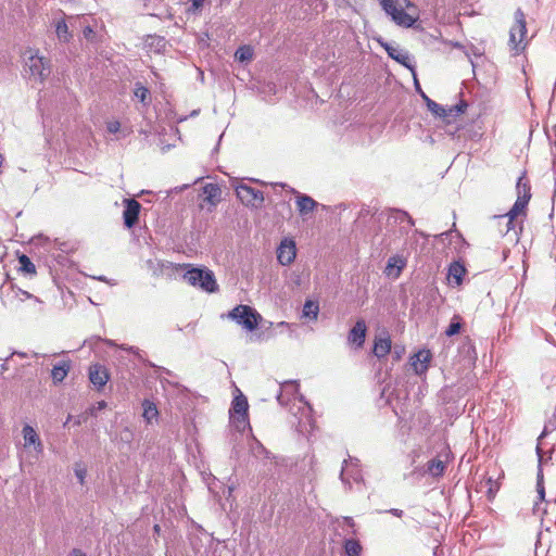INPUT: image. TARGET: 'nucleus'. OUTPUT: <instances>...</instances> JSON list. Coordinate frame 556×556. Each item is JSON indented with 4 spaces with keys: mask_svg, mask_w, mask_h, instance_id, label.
Instances as JSON below:
<instances>
[{
    "mask_svg": "<svg viewBox=\"0 0 556 556\" xmlns=\"http://www.w3.org/2000/svg\"><path fill=\"white\" fill-rule=\"evenodd\" d=\"M236 194L247 206L260 207L264 202V195L261 190L244 184L236 186Z\"/></svg>",
    "mask_w": 556,
    "mask_h": 556,
    "instance_id": "7",
    "label": "nucleus"
},
{
    "mask_svg": "<svg viewBox=\"0 0 556 556\" xmlns=\"http://www.w3.org/2000/svg\"><path fill=\"white\" fill-rule=\"evenodd\" d=\"M545 430L541 433V435L539 437V441L545 435Z\"/></svg>",
    "mask_w": 556,
    "mask_h": 556,
    "instance_id": "55",
    "label": "nucleus"
},
{
    "mask_svg": "<svg viewBox=\"0 0 556 556\" xmlns=\"http://www.w3.org/2000/svg\"><path fill=\"white\" fill-rule=\"evenodd\" d=\"M384 513L391 514L397 518H401L404 515V511L402 509H397V508H391V509L384 510Z\"/></svg>",
    "mask_w": 556,
    "mask_h": 556,
    "instance_id": "44",
    "label": "nucleus"
},
{
    "mask_svg": "<svg viewBox=\"0 0 556 556\" xmlns=\"http://www.w3.org/2000/svg\"><path fill=\"white\" fill-rule=\"evenodd\" d=\"M465 274H466V268L459 262H453L450 264L447 278L451 283H453L455 286H460Z\"/></svg>",
    "mask_w": 556,
    "mask_h": 556,
    "instance_id": "20",
    "label": "nucleus"
},
{
    "mask_svg": "<svg viewBox=\"0 0 556 556\" xmlns=\"http://www.w3.org/2000/svg\"><path fill=\"white\" fill-rule=\"evenodd\" d=\"M393 217L396 222H400V223H403L404 220H406L407 218H409V214L405 211H402V210H395L393 212Z\"/></svg>",
    "mask_w": 556,
    "mask_h": 556,
    "instance_id": "42",
    "label": "nucleus"
},
{
    "mask_svg": "<svg viewBox=\"0 0 556 556\" xmlns=\"http://www.w3.org/2000/svg\"><path fill=\"white\" fill-rule=\"evenodd\" d=\"M538 494L541 502L545 501V490H539Z\"/></svg>",
    "mask_w": 556,
    "mask_h": 556,
    "instance_id": "50",
    "label": "nucleus"
},
{
    "mask_svg": "<svg viewBox=\"0 0 556 556\" xmlns=\"http://www.w3.org/2000/svg\"><path fill=\"white\" fill-rule=\"evenodd\" d=\"M88 378L92 386L100 391L110 380V374L104 365L94 363L88 368Z\"/></svg>",
    "mask_w": 556,
    "mask_h": 556,
    "instance_id": "10",
    "label": "nucleus"
},
{
    "mask_svg": "<svg viewBox=\"0 0 556 556\" xmlns=\"http://www.w3.org/2000/svg\"><path fill=\"white\" fill-rule=\"evenodd\" d=\"M406 222L410 225V226H414L415 225V220L413 219V217L409 215V218L406 219Z\"/></svg>",
    "mask_w": 556,
    "mask_h": 556,
    "instance_id": "53",
    "label": "nucleus"
},
{
    "mask_svg": "<svg viewBox=\"0 0 556 556\" xmlns=\"http://www.w3.org/2000/svg\"><path fill=\"white\" fill-rule=\"evenodd\" d=\"M250 452H251L252 456L257 459L258 458H263V459L270 458L269 451L255 438L251 439Z\"/></svg>",
    "mask_w": 556,
    "mask_h": 556,
    "instance_id": "24",
    "label": "nucleus"
},
{
    "mask_svg": "<svg viewBox=\"0 0 556 556\" xmlns=\"http://www.w3.org/2000/svg\"><path fill=\"white\" fill-rule=\"evenodd\" d=\"M105 343L109 345V346H118L113 340H105Z\"/></svg>",
    "mask_w": 556,
    "mask_h": 556,
    "instance_id": "52",
    "label": "nucleus"
},
{
    "mask_svg": "<svg viewBox=\"0 0 556 556\" xmlns=\"http://www.w3.org/2000/svg\"><path fill=\"white\" fill-rule=\"evenodd\" d=\"M26 67L30 76L39 81H42L50 74L49 62L37 54H31L26 61Z\"/></svg>",
    "mask_w": 556,
    "mask_h": 556,
    "instance_id": "9",
    "label": "nucleus"
},
{
    "mask_svg": "<svg viewBox=\"0 0 556 556\" xmlns=\"http://www.w3.org/2000/svg\"><path fill=\"white\" fill-rule=\"evenodd\" d=\"M18 263H20V269L23 273L28 274V275L36 274V266L34 265V263L30 261V258L27 255H25V254L20 255Z\"/></svg>",
    "mask_w": 556,
    "mask_h": 556,
    "instance_id": "34",
    "label": "nucleus"
},
{
    "mask_svg": "<svg viewBox=\"0 0 556 556\" xmlns=\"http://www.w3.org/2000/svg\"><path fill=\"white\" fill-rule=\"evenodd\" d=\"M55 33L60 41L68 42L72 38V35L68 31V26L64 20H61L55 24Z\"/></svg>",
    "mask_w": 556,
    "mask_h": 556,
    "instance_id": "32",
    "label": "nucleus"
},
{
    "mask_svg": "<svg viewBox=\"0 0 556 556\" xmlns=\"http://www.w3.org/2000/svg\"><path fill=\"white\" fill-rule=\"evenodd\" d=\"M536 453L539 456V471H538V481H536V491L539 490H545L544 483H543V471L541 468V460H542V448L540 447V443L536 446Z\"/></svg>",
    "mask_w": 556,
    "mask_h": 556,
    "instance_id": "37",
    "label": "nucleus"
},
{
    "mask_svg": "<svg viewBox=\"0 0 556 556\" xmlns=\"http://www.w3.org/2000/svg\"><path fill=\"white\" fill-rule=\"evenodd\" d=\"M296 205L299 213L301 215H306L315 210L317 202L309 195L298 193Z\"/></svg>",
    "mask_w": 556,
    "mask_h": 556,
    "instance_id": "23",
    "label": "nucleus"
},
{
    "mask_svg": "<svg viewBox=\"0 0 556 556\" xmlns=\"http://www.w3.org/2000/svg\"><path fill=\"white\" fill-rule=\"evenodd\" d=\"M462 328V318L458 315H454L448 327L445 330V334L447 337H453L460 331Z\"/></svg>",
    "mask_w": 556,
    "mask_h": 556,
    "instance_id": "36",
    "label": "nucleus"
},
{
    "mask_svg": "<svg viewBox=\"0 0 556 556\" xmlns=\"http://www.w3.org/2000/svg\"><path fill=\"white\" fill-rule=\"evenodd\" d=\"M421 96L426 101L428 110L433 113L435 116L441 117V115H444L446 113L445 106L437 103L435 101L428 98L422 91Z\"/></svg>",
    "mask_w": 556,
    "mask_h": 556,
    "instance_id": "33",
    "label": "nucleus"
},
{
    "mask_svg": "<svg viewBox=\"0 0 556 556\" xmlns=\"http://www.w3.org/2000/svg\"><path fill=\"white\" fill-rule=\"evenodd\" d=\"M141 204L135 199L124 200L123 220L126 228H132L139 219Z\"/></svg>",
    "mask_w": 556,
    "mask_h": 556,
    "instance_id": "12",
    "label": "nucleus"
},
{
    "mask_svg": "<svg viewBox=\"0 0 556 556\" xmlns=\"http://www.w3.org/2000/svg\"><path fill=\"white\" fill-rule=\"evenodd\" d=\"M416 232H417V233H419L420 236L426 237V236L424 235V232H421V231L416 230Z\"/></svg>",
    "mask_w": 556,
    "mask_h": 556,
    "instance_id": "57",
    "label": "nucleus"
},
{
    "mask_svg": "<svg viewBox=\"0 0 556 556\" xmlns=\"http://www.w3.org/2000/svg\"><path fill=\"white\" fill-rule=\"evenodd\" d=\"M414 361L412 363V366L414 367V371L416 375H422L427 371L431 354L429 351L421 350L418 353L414 355Z\"/></svg>",
    "mask_w": 556,
    "mask_h": 556,
    "instance_id": "18",
    "label": "nucleus"
},
{
    "mask_svg": "<svg viewBox=\"0 0 556 556\" xmlns=\"http://www.w3.org/2000/svg\"><path fill=\"white\" fill-rule=\"evenodd\" d=\"M277 401L282 406H288L292 402L290 410L296 421L292 420L291 424L295 427L298 433L307 434L313 431L314 418L312 407L304 396L300 394L296 381L282 382Z\"/></svg>",
    "mask_w": 556,
    "mask_h": 556,
    "instance_id": "1",
    "label": "nucleus"
},
{
    "mask_svg": "<svg viewBox=\"0 0 556 556\" xmlns=\"http://www.w3.org/2000/svg\"><path fill=\"white\" fill-rule=\"evenodd\" d=\"M193 9L198 10L202 8L204 0H190Z\"/></svg>",
    "mask_w": 556,
    "mask_h": 556,
    "instance_id": "46",
    "label": "nucleus"
},
{
    "mask_svg": "<svg viewBox=\"0 0 556 556\" xmlns=\"http://www.w3.org/2000/svg\"><path fill=\"white\" fill-rule=\"evenodd\" d=\"M341 481L351 489V480L359 482L362 480V471L359 469V460L357 458L349 456L344 459L343 466L340 472Z\"/></svg>",
    "mask_w": 556,
    "mask_h": 556,
    "instance_id": "8",
    "label": "nucleus"
},
{
    "mask_svg": "<svg viewBox=\"0 0 556 556\" xmlns=\"http://www.w3.org/2000/svg\"><path fill=\"white\" fill-rule=\"evenodd\" d=\"M383 11L399 26L410 28L418 21L417 8L409 0H379Z\"/></svg>",
    "mask_w": 556,
    "mask_h": 556,
    "instance_id": "2",
    "label": "nucleus"
},
{
    "mask_svg": "<svg viewBox=\"0 0 556 556\" xmlns=\"http://www.w3.org/2000/svg\"><path fill=\"white\" fill-rule=\"evenodd\" d=\"M382 47L391 59L414 72L409 53L406 50L401 49L397 46H393L392 43H382Z\"/></svg>",
    "mask_w": 556,
    "mask_h": 556,
    "instance_id": "16",
    "label": "nucleus"
},
{
    "mask_svg": "<svg viewBox=\"0 0 556 556\" xmlns=\"http://www.w3.org/2000/svg\"><path fill=\"white\" fill-rule=\"evenodd\" d=\"M319 313V305L317 302H314L312 300H306L303 309H302V316L305 318H309L313 320H316Z\"/></svg>",
    "mask_w": 556,
    "mask_h": 556,
    "instance_id": "27",
    "label": "nucleus"
},
{
    "mask_svg": "<svg viewBox=\"0 0 556 556\" xmlns=\"http://www.w3.org/2000/svg\"><path fill=\"white\" fill-rule=\"evenodd\" d=\"M22 433H23V438H24V446L25 447L34 446V450L37 453H42V451H43L42 442H41L38 433L31 426L25 425L23 427Z\"/></svg>",
    "mask_w": 556,
    "mask_h": 556,
    "instance_id": "17",
    "label": "nucleus"
},
{
    "mask_svg": "<svg viewBox=\"0 0 556 556\" xmlns=\"http://www.w3.org/2000/svg\"><path fill=\"white\" fill-rule=\"evenodd\" d=\"M515 23L509 29L508 47L513 55L521 54L527 47V22L526 15L521 9H517L514 14Z\"/></svg>",
    "mask_w": 556,
    "mask_h": 556,
    "instance_id": "3",
    "label": "nucleus"
},
{
    "mask_svg": "<svg viewBox=\"0 0 556 556\" xmlns=\"http://www.w3.org/2000/svg\"><path fill=\"white\" fill-rule=\"evenodd\" d=\"M554 502L556 503V497H555V501H554Z\"/></svg>",
    "mask_w": 556,
    "mask_h": 556,
    "instance_id": "60",
    "label": "nucleus"
},
{
    "mask_svg": "<svg viewBox=\"0 0 556 556\" xmlns=\"http://www.w3.org/2000/svg\"><path fill=\"white\" fill-rule=\"evenodd\" d=\"M343 546L348 556H359L362 552V545L355 539H346Z\"/></svg>",
    "mask_w": 556,
    "mask_h": 556,
    "instance_id": "30",
    "label": "nucleus"
},
{
    "mask_svg": "<svg viewBox=\"0 0 556 556\" xmlns=\"http://www.w3.org/2000/svg\"><path fill=\"white\" fill-rule=\"evenodd\" d=\"M249 404L243 394L235 396L231 403L230 417L235 427L239 431H243L245 427H250L248 418Z\"/></svg>",
    "mask_w": 556,
    "mask_h": 556,
    "instance_id": "6",
    "label": "nucleus"
},
{
    "mask_svg": "<svg viewBox=\"0 0 556 556\" xmlns=\"http://www.w3.org/2000/svg\"><path fill=\"white\" fill-rule=\"evenodd\" d=\"M467 108V103L462 101L458 104L445 106L446 113L444 115H441L442 118L446 119V122L450 124L451 118L458 116L459 114L464 113Z\"/></svg>",
    "mask_w": 556,
    "mask_h": 556,
    "instance_id": "28",
    "label": "nucleus"
},
{
    "mask_svg": "<svg viewBox=\"0 0 556 556\" xmlns=\"http://www.w3.org/2000/svg\"><path fill=\"white\" fill-rule=\"evenodd\" d=\"M134 94L143 105H148L149 104V102H150V91L142 84L137 83L135 85Z\"/></svg>",
    "mask_w": 556,
    "mask_h": 556,
    "instance_id": "31",
    "label": "nucleus"
},
{
    "mask_svg": "<svg viewBox=\"0 0 556 556\" xmlns=\"http://www.w3.org/2000/svg\"><path fill=\"white\" fill-rule=\"evenodd\" d=\"M153 529H154V532H156V533H159V532H160V530H161V528H160V526H159V525H155Z\"/></svg>",
    "mask_w": 556,
    "mask_h": 556,
    "instance_id": "54",
    "label": "nucleus"
},
{
    "mask_svg": "<svg viewBox=\"0 0 556 556\" xmlns=\"http://www.w3.org/2000/svg\"><path fill=\"white\" fill-rule=\"evenodd\" d=\"M2 163H3V157H2V155L0 154V167L2 166Z\"/></svg>",
    "mask_w": 556,
    "mask_h": 556,
    "instance_id": "56",
    "label": "nucleus"
},
{
    "mask_svg": "<svg viewBox=\"0 0 556 556\" xmlns=\"http://www.w3.org/2000/svg\"><path fill=\"white\" fill-rule=\"evenodd\" d=\"M146 266L154 277L167 275L168 270L173 271L174 269H178V267H182L181 265L176 266L168 261H162L157 258L148 260L146 262ZM168 276H170V274H168Z\"/></svg>",
    "mask_w": 556,
    "mask_h": 556,
    "instance_id": "15",
    "label": "nucleus"
},
{
    "mask_svg": "<svg viewBox=\"0 0 556 556\" xmlns=\"http://www.w3.org/2000/svg\"><path fill=\"white\" fill-rule=\"evenodd\" d=\"M296 256L295 242L291 239H283L277 248V260L282 266L293 263Z\"/></svg>",
    "mask_w": 556,
    "mask_h": 556,
    "instance_id": "13",
    "label": "nucleus"
},
{
    "mask_svg": "<svg viewBox=\"0 0 556 556\" xmlns=\"http://www.w3.org/2000/svg\"><path fill=\"white\" fill-rule=\"evenodd\" d=\"M142 407H143L142 417L144 418V420L148 424H151L153 420H156V418L159 416V410L156 408V405L153 402H151L149 400H144L142 403Z\"/></svg>",
    "mask_w": 556,
    "mask_h": 556,
    "instance_id": "26",
    "label": "nucleus"
},
{
    "mask_svg": "<svg viewBox=\"0 0 556 556\" xmlns=\"http://www.w3.org/2000/svg\"><path fill=\"white\" fill-rule=\"evenodd\" d=\"M406 266V260L401 255H393L388 260L387 274L393 278H399L402 270Z\"/></svg>",
    "mask_w": 556,
    "mask_h": 556,
    "instance_id": "19",
    "label": "nucleus"
},
{
    "mask_svg": "<svg viewBox=\"0 0 556 556\" xmlns=\"http://www.w3.org/2000/svg\"><path fill=\"white\" fill-rule=\"evenodd\" d=\"M538 506H539V503H535V505H534V510L535 511L538 510Z\"/></svg>",
    "mask_w": 556,
    "mask_h": 556,
    "instance_id": "58",
    "label": "nucleus"
},
{
    "mask_svg": "<svg viewBox=\"0 0 556 556\" xmlns=\"http://www.w3.org/2000/svg\"><path fill=\"white\" fill-rule=\"evenodd\" d=\"M203 193L205 195V201L215 205L219 201L222 191L217 185L207 184L203 187Z\"/></svg>",
    "mask_w": 556,
    "mask_h": 556,
    "instance_id": "25",
    "label": "nucleus"
},
{
    "mask_svg": "<svg viewBox=\"0 0 556 556\" xmlns=\"http://www.w3.org/2000/svg\"><path fill=\"white\" fill-rule=\"evenodd\" d=\"M83 34H84V37L87 39V40H92L93 39V36H94V30L93 28L90 26V25H86L83 29Z\"/></svg>",
    "mask_w": 556,
    "mask_h": 556,
    "instance_id": "43",
    "label": "nucleus"
},
{
    "mask_svg": "<svg viewBox=\"0 0 556 556\" xmlns=\"http://www.w3.org/2000/svg\"><path fill=\"white\" fill-rule=\"evenodd\" d=\"M402 351H403V348L399 349L397 346H395L394 354L396 355V358L401 357Z\"/></svg>",
    "mask_w": 556,
    "mask_h": 556,
    "instance_id": "51",
    "label": "nucleus"
},
{
    "mask_svg": "<svg viewBox=\"0 0 556 556\" xmlns=\"http://www.w3.org/2000/svg\"><path fill=\"white\" fill-rule=\"evenodd\" d=\"M254 50L251 46H241L235 53L236 60L240 62H250L253 59Z\"/></svg>",
    "mask_w": 556,
    "mask_h": 556,
    "instance_id": "29",
    "label": "nucleus"
},
{
    "mask_svg": "<svg viewBox=\"0 0 556 556\" xmlns=\"http://www.w3.org/2000/svg\"><path fill=\"white\" fill-rule=\"evenodd\" d=\"M106 129L110 134H117L121 131V123L118 121H112L106 124Z\"/></svg>",
    "mask_w": 556,
    "mask_h": 556,
    "instance_id": "41",
    "label": "nucleus"
},
{
    "mask_svg": "<svg viewBox=\"0 0 556 556\" xmlns=\"http://www.w3.org/2000/svg\"><path fill=\"white\" fill-rule=\"evenodd\" d=\"M7 367H5V364H2V370H5Z\"/></svg>",
    "mask_w": 556,
    "mask_h": 556,
    "instance_id": "59",
    "label": "nucleus"
},
{
    "mask_svg": "<svg viewBox=\"0 0 556 556\" xmlns=\"http://www.w3.org/2000/svg\"><path fill=\"white\" fill-rule=\"evenodd\" d=\"M67 556H87L86 553L79 548H73Z\"/></svg>",
    "mask_w": 556,
    "mask_h": 556,
    "instance_id": "45",
    "label": "nucleus"
},
{
    "mask_svg": "<svg viewBox=\"0 0 556 556\" xmlns=\"http://www.w3.org/2000/svg\"><path fill=\"white\" fill-rule=\"evenodd\" d=\"M119 348L122 350H124V351L131 352V353H137L138 352V349L135 348V346L119 345Z\"/></svg>",
    "mask_w": 556,
    "mask_h": 556,
    "instance_id": "48",
    "label": "nucleus"
},
{
    "mask_svg": "<svg viewBox=\"0 0 556 556\" xmlns=\"http://www.w3.org/2000/svg\"><path fill=\"white\" fill-rule=\"evenodd\" d=\"M367 326L364 319H358L348 334V342L356 349L363 348L366 339Z\"/></svg>",
    "mask_w": 556,
    "mask_h": 556,
    "instance_id": "14",
    "label": "nucleus"
},
{
    "mask_svg": "<svg viewBox=\"0 0 556 556\" xmlns=\"http://www.w3.org/2000/svg\"><path fill=\"white\" fill-rule=\"evenodd\" d=\"M344 523L350 528L355 527V522L352 517H344Z\"/></svg>",
    "mask_w": 556,
    "mask_h": 556,
    "instance_id": "47",
    "label": "nucleus"
},
{
    "mask_svg": "<svg viewBox=\"0 0 556 556\" xmlns=\"http://www.w3.org/2000/svg\"><path fill=\"white\" fill-rule=\"evenodd\" d=\"M447 458V454L438 455L431 458L424 467L420 468L421 475H429L432 478L442 477L446 469Z\"/></svg>",
    "mask_w": 556,
    "mask_h": 556,
    "instance_id": "11",
    "label": "nucleus"
},
{
    "mask_svg": "<svg viewBox=\"0 0 556 556\" xmlns=\"http://www.w3.org/2000/svg\"><path fill=\"white\" fill-rule=\"evenodd\" d=\"M528 203L529 201H527V197H517V200L515 201L513 208H515V211L521 214L526 210Z\"/></svg>",
    "mask_w": 556,
    "mask_h": 556,
    "instance_id": "38",
    "label": "nucleus"
},
{
    "mask_svg": "<svg viewBox=\"0 0 556 556\" xmlns=\"http://www.w3.org/2000/svg\"><path fill=\"white\" fill-rule=\"evenodd\" d=\"M519 215V212L515 211V208H510L509 212L505 215L506 217H508V220H507V231L513 229L515 226H514V220L515 218Z\"/></svg>",
    "mask_w": 556,
    "mask_h": 556,
    "instance_id": "39",
    "label": "nucleus"
},
{
    "mask_svg": "<svg viewBox=\"0 0 556 556\" xmlns=\"http://www.w3.org/2000/svg\"><path fill=\"white\" fill-rule=\"evenodd\" d=\"M86 475H87L86 468L80 467V466L75 467V476L78 479L80 484H84Z\"/></svg>",
    "mask_w": 556,
    "mask_h": 556,
    "instance_id": "40",
    "label": "nucleus"
},
{
    "mask_svg": "<svg viewBox=\"0 0 556 556\" xmlns=\"http://www.w3.org/2000/svg\"><path fill=\"white\" fill-rule=\"evenodd\" d=\"M391 339L389 336L379 337L375 339L372 353L378 358L387 356L391 352Z\"/></svg>",
    "mask_w": 556,
    "mask_h": 556,
    "instance_id": "22",
    "label": "nucleus"
},
{
    "mask_svg": "<svg viewBox=\"0 0 556 556\" xmlns=\"http://www.w3.org/2000/svg\"><path fill=\"white\" fill-rule=\"evenodd\" d=\"M105 407H106L105 401H100L97 403V409L101 410V409H104Z\"/></svg>",
    "mask_w": 556,
    "mask_h": 556,
    "instance_id": "49",
    "label": "nucleus"
},
{
    "mask_svg": "<svg viewBox=\"0 0 556 556\" xmlns=\"http://www.w3.org/2000/svg\"><path fill=\"white\" fill-rule=\"evenodd\" d=\"M71 370V361H62L55 364L51 370V377L54 384L63 382Z\"/></svg>",
    "mask_w": 556,
    "mask_h": 556,
    "instance_id": "21",
    "label": "nucleus"
},
{
    "mask_svg": "<svg viewBox=\"0 0 556 556\" xmlns=\"http://www.w3.org/2000/svg\"><path fill=\"white\" fill-rule=\"evenodd\" d=\"M228 317L243 326L249 331L256 329L258 320L261 319L260 314L253 307L242 304L232 308L228 313Z\"/></svg>",
    "mask_w": 556,
    "mask_h": 556,
    "instance_id": "5",
    "label": "nucleus"
},
{
    "mask_svg": "<svg viewBox=\"0 0 556 556\" xmlns=\"http://www.w3.org/2000/svg\"><path fill=\"white\" fill-rule=\"evenodd\" d=\"M184 279L192 287H197L207 293L218 290L214 273L205 267H191L184 274Z\"/></svg>",
    "mask_w": 556,
    "mask_h": 556,
    "instance_id": "4",
    "label": "nucleus"
},
{
    "mask_svg": "<svg viewBox=\"0 0 556 556\" xmlns=\"http://www.w3.org/2000/svg\"><path fill=\"white\" fill-rule=\"evenodd\" d=\"M517 197H527V201H530L531 199V188L528 181L523 180V177H520L517 181Z\"/></svg>",
    "mask_w": 556,
    "mask_h": 556,
    "instance_id": "35",
    "label": "nucleus"
}]
</instances>
